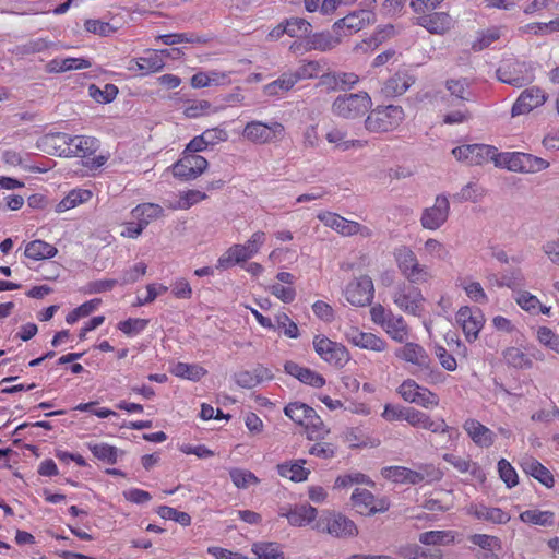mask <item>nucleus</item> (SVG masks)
<instances>
[{"label": "nucleus", "instance_id": "nucleus-38", "mask_svg": "<svg viewBox=\"0 0 559 559\" xmlns=\"http://www.w3.org/2000/svg\"><path fill=\"white\" fill-rule=\"evenodd\" d=\"M292 72L283 73L277 80L264 86V93L269 96H275L288 92L296 84Z\"/></svg>", "mask_w": 559, "mask_h": 559}, {"label": "nucleus", "instance_id": "nucleus-4", "mask_svg": "<svg viewBox=\"0 0 559 559\" xmlns=\"http://www.w3.org/2000/svg\"><path fill=\"white\" fill-rule=\"evenodd\" d=\"M393 302L405 313L421 317L424 312L425 298L421 292L411 285L402 283L392 293Z\"/></svg>", "mask_w": 559, "mask_h": 559}, {"label": "nucleus", "instance_id": "nucleus-49", "mask_svg": "<svg viewBox=\"0 0 559 559\" xmlns=\"http://www.w3.org/2000/svg\"><path fill=\"white\" fill-rule=\"evenodd\" d=\"M67 141L68 134L58 132L45 135L41 139V145L48 154L59 155L60 150L64 148L68 145Z\"/></svg>", "mask_w": 559, "mask_h": 559}, {"label": "nucleus", "instance_id": "nucleus-58", "mask_svg": "<svg viewBox=\"0 0 559 559\" xmlns=\"http://www.w3.org/2000/svg\"><path fill=\"white\" fill-rule=\"evenodd\" d=\"M157 513L165 520H174L175 522L188 526L191 523V516L187 512L178 511L171 507L162 506Z\"/></svg>", "mask_w": 559, "mask_h": 559}, {"label": "nucleus", "instance_id": "nucleus-21", "mask_svg": "<svg viewBox=\"0 0 559 559\" xmlns=\"http://www.w3.org/2000/svg\"><path fill=\"white\" fill-rule=\"evenodd\" d=\"M345 337L350 344L362 349L383 352L386 348V343L384 340L372 333L359 331L354 326H350L345 332Z\"/></svg>", "mask_w": 559, "mask_h": 559}, {"label": "nucleus", "instance_id": "nucleus-17", "mask_svg": "<svg viewBox=\"0 0 559 559\" xmlns=\"http://www.w3.org/2000/svg\"><path fill=\"white\" fill-rule=\"evenodd\" d=\"M359 82V76L354 72L329 71L320 75L318 86L328 92L347 91Z\"/></svg>", "mask_w": 559, "mask_h": 559}, {"label": "nucleus", "instance_id": "nucleus-54", "mask_svg": "<svg viewBox=\"0 0 559 559\" xmlns=\"http://www.w3.org/2000/svg\"><path fill=\"white\" fill-rule=\"evenodd\" d=\"M304 427L306 428L310 439L322 438L325 433L329 432L323 420L313 408L312 414L309 415V419H307V423L304 425Z\"/></svg>", "mask_w": 559, "mask_h": 559}, {"label": "nucleus", "instance_id": "nucleus-18", "mask_svg": "<svg viewBox=\"0 0 559 559\" xmlns=\"http://www.w3.org/2000/svg\"><path fill=\"white\" fill-rule=\"evenodd\" d=\"M546 99V94L542 88L537 86L526 88L520 94L516 102L513 104L511 115L512 117H516L528 114L534 108L542 106Z\"/></svg>", "mask_w": 559, "mask_h": 559}, {"label": "nucleus", "instance_id": "nucleus-50", "mask_svg": "<svg viewBox=\"0 0 559 559\" xmlns=\"http://www.w3.org/2000/svg\"><path fill=\"white\" fill-rule=\"evenodd\" d=\"M118 94V87L114 84H106L103 90H100L95 84L90 85L88 95L100 104H108L112 102Z\"/></svg>", "mask_w": 559, "mask_h": 559}, {"label": "nucleus", "instance_id": "nucleus-30", "mask_svg": "<svg viewBox=\"0 0 559 559\" xmlns=\"http://www.w3.org/2000/svg\"><path fill=\"white\" fill-rule=\"evenodd\" d=\"M521 467L525 474L534 477L547 488H551L554 486L555 480L552 474L536 459H523L521 462Z\"/></svg>", "mask_w": 559, "mask_h": 559}, {"label": "nucleus", "instance_id": "nucleus-57", "mask_svg": "<svg viewBox=\"0 0 559 559\" xmlns=\"http://www.w3.org/2000/svg\"><path fill=\"white\" fill-rule=\"evenodd\" d=\"M524 285V275L522 272L516 270H511L510 272H506L501 275L500 280H497V286L499 287H509L511 289L520 288Z\"/></svg>", "mask_w": 559, "mask_h": 559}, {"label": "nucleus", "instance_id": "nucleus-28", "mask_svg": "<svg viewBox=\"0 0 559 559\" xmlns=\"http://www.w3.org/2000/svg\"><path fill=\"white\" fill-rule=\"evenodd\" d=\"M264 241L265 234L257 231L245 245H234L230 247V253L236 258V262H245L259 251Z\"/></svg>", "mask_w": 559, "mask_h": 559}, {"label": "nucleus", "instance_id": "nucleus-62", "mask_svg": "<svg viewBox=\"0 0 559 559\" xmlns=\"http://www.w3.org/2000/svg\"><path fill=\"white\" fill-rule=\"evenodd\" d=\"M156 40H160L164 45L171 46L181 43H201L198 36L181 33V34H165L159 35Z\"/></svg>", "mask_w": 559, "mask_h": 559}, {"label": "nucleus", "instance_id": "nucleus-12", "mask_svg": "<svg viewBox=\"0 0 559 559\" xmlns=\"http://www.w3.org/2000/svg\"><path fill=\"white\" fill-rule=\"evenodd\" d=\"M350 499L353 507L361 515L369 516L379 512H385L390 507L386 499H376V497L367 489H355Z\"/></svg>", "mask_w": 559, "mask_h": 559}, {"label": "nucleus", "instance_id": "nucleus-8", "mask_svg": "<svg viewBox=\"0 0 559 559\" xmlns=\"http://www.w3.org/2000/svg\"><path fill=\"white\" fill-rule=\"evenodd\" d=\"M373 283L372 280L362 275L349 282L345 288L346 300L355 307H365L371 304L373 299Z\"/></svg>", "mask_w": 559, "mask_h": 559}, {"label": "nucleus", "instance_id": "nucleus-34", "mask_svg": "<svg viewBox=\"0 0 559 559\" xmlns=\"http://www.w3.org/2000/svg\"><path fill=\"white\" fill-rule=\"evenodd\" d=\"M57 252L55 246L43 240H33L25 248V255L33 260L53 258Z\"/></svg>", "mask_w": 559, "mask_h": 559}, {"label": "nucleus", "instance_id": "nucleus-23", "mask_svg": "<svg viewBox=\"0 0 559 559\" xmlns=\"http://www.w3.org/2000/svg\"><path fill=\"white\" fill-rule=\"evenodd\" d=\"M523 64L506 62L497 70L498 80L502 83L521 87L532 81V75L522 71Z\"/></svg>", "mask_w": 559, "mask_h": 559}, {"label": "nucleus", "instance_id": "nucleus-44", "mask_svg": "<svg viewBox=\"0 0 559 559\" xmlns=\"http://www.w3.org/2000/svg\"><path fill=\"white\" fill-rule=\"evenodd\" d=\"M445 88L450 94L462 100H471L472 91L466 78L449 79L445 81Z\"/></svg>", "mask_w": 559, "mask_h": 559}, {"label": "nucleus", "instance_id": "nucleus-29", "mask_svg": "<svg viewBox=\"0 0 559 559\" xmlns=\"http://www.w3.org/2000/svg\"><path fill=\"white\" fill-rule=\"evenodd\" d=\"M417 24L426 28L431 34H443L450 29L452 19L448 13L433 12L417 19Z\"/></svg>", "mask_w": 559, "mask_h": 559}, {"label": "nucleus", "instance_id": "nucleus-37", "mask_svg": "<svg viewBox=\"0 0 559 559\" xmlns=\"http://www.w3.org/2000/svg\"><path fill=\"white\" fill-rule=\"evenodd\" d=\"M520 520L540 526H552L555 524V513L551 511L526 510L520 514Z\"/></svg>", "mask_w": 559, "mask_h": 559}, {"label": "nucleus", "instance_id": "nucleus-10", "mask_svg": "<svg viewBox=\"0 0 559 559\" xmlns=\"http://www.w3.org/2000/svg\"><path fill=\"white\" fill-rule=\"evenodd\" d=\"M318 218L325 226L334 229L343 236H353L359 234L364 237H369L371 235V230L368 227L362 226L357 222L348 221L336 213L322 212L318 214Z\"/></svg>", "mask_w": 559, "mask_h": 559}, {"label": "nucleus", "instance_id": "nucleus-45", "mask_svg": "<svg viewBox=\"0 0 559 559\" xmlns=\"http://www.w3.org/2000/svg\"><path fill=\"white\" fill-rule=\"evenodd\" d=\"M475 516L479 520H486L495 524H506L510 521V515L500 508H488L480 506L475 510Z\"/></svg>", "mask_w": 559, "mask_h": 559}, {"label": "nucleus", "instance_id": "nucleus-43", "mask_svg": "<svg viewBox=\"0 0 559 559\" xmlns=\"http://www.w3.org/2000/svg\"><path fill=\"white\" fill-rule=\"evenodd\" d=\"M342 40V35L336 33H317L311 37V45L313 49L328 51L336 47Z\"/></svg>", "mask_w": 559, "mask_h": 559}, {"label": "nucleus", "instance_id": "nucleus-41", "mask_svg": "<svg viewBox=\"0 0 559 559\" xmlns=\"http://www.w3.org/2000/svg\"><path fill=\"white\" fill-rule=\"evenodd\" d=\"M171 372L179 378L188 379L191 381H199L206 374V370L199 365H190L186 362H177Z\"/></svg>", "mask_w": 559, "mask_h": 559}, {"label": "nucleus", "instance_id": "nucleus-25", "mask_svg": "<svg viewBox=\"0 0 559 559\" xmlns=\"http://www.w3.org/2000/svg\"><path fill=\"white\" fill-rule=\"evenodd\" d=\"M463 429L466 431L472 441L480 448H489L495 442V433L488 427L484 426L476 419H466L463 424Z\"/></svg>", "mask_w": 559, "mask_h": 559}, {"label": "nucleus", "instance_id": "nucleus-40", "mask_svg": "<svg viewBox=\"0 0 559 559\" xmlns=\"http://www.w3.org/2000/svg\"><path fill=\"white\" fill-rule=\"evenodd\" d=\"M286 34L289 37L305 38L310 35L312 26L302 17H290L284 21Z\"/></svg>", "mask_w": 559, "mask_h": 559}, {"label": "nucleus", "instance_id": "nucleus-64", "mask_svg": "<svg viewBox=\"0 0 559 559\" xmlns=\"http://www.w3.org/2000/svg\"><path fill=\"white\" fill-rule=\"evenodd\" d=\"M537 338L542 344L556 352H559V336L556 335L549 328H539L537 331Z\"/></svg>", "mask_w": 559, "mask_h": 559}, {"label": "nucleus", "instance_id": "nucleus-1", "mask_svg": "<svg viewBox=\"0 0 559 559\" xmlns=\"http://www.w3.org/2000/svg\"><path fill=\"white\" fill-rule=\"evenodd\" d=\"M453 156L469 165H481L492 160L497 167L516 173H537L549 167L544 158L522 152L498 153L497 148L486 144H467L452 150Z\"/></svg>", "mask_w": 559, "mask_h": 559}, {"label": "nucleus", "instance_id": "nucleus-11", "mask_svg": "<svg viewBox=\"0 0 559 559\" xmlns=\"http://www.w3.org/2000/svg\"><path fill=\"white\" fill-rule=\"evenodd\" d=\"M450 213V203L445 195H437L435 204L423 211L420 224L425 229L436 230L440 228L448 219Z\"/></svg>", "mask_w": 559, "mask_h": 559}, {"label": "nucleus", "instance_id": "nucleus-9", "mask_svg": "<svg viewBox=\"0 0 559 559\" xmlns=\"http://www.w3.org/2000/svg\"><path fill=\"white\" fill-rule=\"evenodd\" d=\"M317 527L321 532H328L335 537H353L358 534V528L354 521L341 513H332L324 519H320Z\"/></svg>", "mask_w": 559, "mask_h": 559}, {"label": "nucleus", "instance_id": "nucleus-59", "mask_svg": "<svg viewBox=\"0 0 559 559\" xmlns=\"http://www.w3.org/2000/svg\"><path fill=\"white\" fill-rule=\"evenodd\" d=\"M498 472L500 478L504 481L508 488H512L518 485V474L506 459H501L498 462Z\"/></svg>", "mask_w": 559, "mask_h": 559}, {"label": "nucleus", "instance_id": "nucleus-19", "mask_svg": "<svg viewBox=\"0 0 559 559\" xmlns=\"http://www.w3.org/2000/svg\"><path fill=\"white\" fill-rule=\"evenodd\" d=\"M381 474L384 478L390 479L394 483L411 484V485L420 484L428 477H430V479L439 478L437 475H435L436 474L435 472L421 473V472H417V471H412L404 466L384 467L382 469Z\"/></svg>", "mask_w": 559, "mask_h": 559}, {"label": "nucleus", "instance_id": "nucleus-56", "mask_svg": "<svg viewBox=\"0 0 559 559\" xmlns=\"http://www.w3.org/2000/svg\"><path fill=\"white\" fill-rule=\"evenodd\" d=\"M411 284H423L430 278L428 267L417 261L406 273L402 274Z\"/></svg>", "mask_w": 559, "mask_h": 559}, {"label": "nucleus", "instance_id": "nucleus-32", "mask_svg": "<svg viewBox=\"0 0 559 559\" xmlns=\"http://www.w3.org/2000/svg\"><path fill=\"white\" fill-rule=\"evenodd\" d=\"M383 330L391 336L392 340L399 343H404L408 338L409 328L402 316L392 314L383 326Z\"/></svg>", "mask_w": 559, "mask_h": 559}, {"label": "nucleus", "instance_id": "nucleus-51", "mask_svg": "<svg viewBox=\"0 0 559 559\" xmlns=\"http://www.w3.org/2000/svg\"><path fill=\"white\" fill-rule=\"evenodd\" d=\"M252 551L259 557V559L283 558V551L277 543H255L252 546Z\"/></svg>", "mask_w": 559, "mask_h": 559}, {"label": "nucleus", "instance_id": "nucleus-52", "mask_svg": "<svg viewBox=\"0 0 559 559\" xmlns=\"http://www.w3.org/2000/svg\"><path fill=\"white\" fill-rule=\"evenodd\" d=\"M88 449L98 460L115 464L117 462V448L107 443H90Z\"/></svg>", "mask_w": 559, "mask_h": 559}, {"label": "nucleus", "instance_id": "nucleus-20", "mask_svg": "<svg viewBox=\"0 0 559 559\" xmlns=\"http://www.w3.org/2000/svg\"><path fill=\"white\" fill-rule=\"evenodd\" d=\"M395 356L417 366L421 371L429 370L431 359L423 346L417 343H405L395 350Z\"/></svg>", "mask_w": 559, "mask_h": 559}, {"label": "nucleus", "instance_id": "nucleus-48", "mask_svg": "<svg viewBox=\"0 0 559 559\" xmlns=\"http://www.w3.org/2000/svg\"><path fill=\"white\" fill-rule=\"evenodd\" d=\"M324 64L321 61H307L298 67L295 72H292L296 82L305 79L320 78V73L323 71Z\"/></svg>", "mask_w": 559, "mask_h": 559}, {"label": "nucleus", "instance_id": "nucleus-33", "mask_svg": "<svg viewBox=\"0 0 559 559\" xmlns=\"http://www.w3.org/2000/svg\"><path fill=\"white\" fill-rule=\"evenodd\" d=\"M281 515L286 516L292 525L302 526L316 519L317 509L309 504H302L287 513H281Z\"/></svg>", "mask_w": 559, "mask_h": 559}, {"label": "nucleus", "instance_id": "nucleus-47", "mask_svg": "<svg viewBox=\"0 0 559 559\" xmlns=\"http://www.w3.org/2000/svg\"><path fill=\"white\" fill-rule=\"evenodd\" d=\"M91 195L92 193L88 190H72L56 205V212L62 213L75 207L78 204L87 201Z\"/></svg>", "mask_w": 559, "mask_h": 559}, {"label": "nucleus", "instance_id": "nucleus-46", "mask_svg": "<svg viewBox=\"0 0 559 559\" xmlns=\"http://www.w3.org/2000/svg\"><path fill=\"white\" fill-rule=\"evenodd\" d=\"M164 214V210L158 204L154 203H143L139 204L136 207L132 210V215L139 223H143L147 221V225L152 219L158 218Z\"/></svg>", "mask_w": 559, "mask_h": 559}, {"label": "nucleus", "instance_id": "nucleus-16", "mask_svg": "<svg viewBox=\"0 0 559 559\" xmlns=\"http://www.w3.org/2000/svg\"><path fill=\"white\" fill-rule=\"evenodd\" d=\"M374 15L369 10L354 11L333 24V32L343 36H349L360 31L373 20Z\"/></svg>", "mask_w": 559, "mask_h": 559}, {"label": "nucleus", "instance_id": "nucleus-31", "mask_svg": "<svg viewBox=\"0 0 559 559\" xmlns=\"http://www.w3.org/2000/svg\"><path fill=\"white\" fill-rule=\"evenodd\" d=\"M92 67V62L84 58L52 59L45 69L48 73H62L71 70H82Z\"/></svg>", "mask_w": 559, "mask_h": 559}, {"label": "nucleus", "instance_id": "nucleus-3", "mask_svg": "<svg viewBox=\"0 0 559 559\" xmlns=\"http://www.w3.org/2000/svg\"><path fill=\"white\" fill-rule=\"evenodd\" d=\"M372 106L367 92L338 95L332 104V112L344 119L362 117Z\"/></svg>", "mask_w": 559, "mask_h": 559}, {"label": "nucleus", "instance_id": "nucleus-13", "mask_svg": "<svg viewBox=\"0 0 559 559\" xmlns=\"http://www.w3.org/2000/svg\"><path fill=\"white\" fill-rule=\"evenodd\" d=\"M207 167V160L197 154L183 153L181 158L174 164V176L181 180H191L199 177Z\"/></svg>", "mask_w": 559, "mask_h": 559}, {"label": "nucleus", "instance_id": "nucleus-15", "mask_svg": "<svg viewBox=\"0 0 559 559\" xmlns=\"http://www.w3.org/2000/svg\"><path fill=\"white\" fill-rule=\"evenodd\" d=\"M68 145L60 150L59 156L64 157H88L99 147V141L93 136L68 134Z\"/></svg>", "mask_w": 559, "mask_h": 559}, {"label": "nucleus", "instance_id": "nucleus-24", "mask_svg": "<svg viewBox=\"0 0 559 559\" xmlns=\"http://www.w3.org/2000/svg\"><path fill=\"white\" fill-rule=\"evenodd\" d=\"M415 79L406 70H400L389 78L381 88L386 97L403 95L413 84Z\"/></svg>", "mask_w": 559, "mask_h": 559}, {"label": "nucleus", "instance_id": "nucleus-60", "mask_svg": "<svg viewBox=\"0 0 559 559\" xmlns=\"http://www.w3.org/2000/svg\"><path fill=\"white\" fill-rule=\"evenodd\" d=\"M148 324V320L146 319H128L119 322L118 329L127 335H135L142 332Z\"/></svg>", "mask_w": 559, "mask_h": 559}, {"label": "nucleus", "instance_id": "nucleus-14", "mask_svg": "<svg viewBox=\"0 0 559 559\" xmlns=\"http://www.w3.org/2000/svg\"><path fill=\"white\" fill-rule=\"evenodd\" d=\"M456 322L462 328L468 342H474L484 326L485 318L483 312L467 306L461 307L456 312Z\"/></svg>", "mask_w": 559, "mask_h": 559}, {"label": "nucleus", "instance_id": "nucleus-55", "mask_svg": "<svg viewBox=\"0 0 559 559\" xmlns=\"http://www.w3.org/2000/svg\"><path fill=\"white\" fill-rule=\"evenodd\" d=\"M229 476L233 484L237 488H248L251 484H258L259 478L251 472L240 468H233L229 471Z\"/></svg>", "mask_w": 559, "mask_h": 559}, {"label": "nucleus", "instance_id": "nucleus-7", "mask_svg": "<svg viewBox=\"0 0 559 559\" xmlns=\"http://www.w3.org/2000/svg\"><path fill=\"white\" fill-rule=\"evenodd\" d=\"M399 393L404 401L415 403L425 408H432L438 406L439 397L437 394L418 385L414 380H405L399 386Z\"/></svg>", "mask_w": 559, "mask_h": 559}, {"label": "nucleus", "instance_id": "nucleus-5", "mask_svg": "<svg viewBox=\"0 0 559 559\" xmlns=\"http://www.w3.org/2000/svg\"><path fill=\"white\" fill-rule=\"evenodd\" d=\"M313 347L316 353L330 365L342 367L349 360L346 347L324 335L314 336Z\"/></svg>", "mask_w": 559, "mask_h": 559}, {"label": "nucleus", "instance_id": "nucleus-53", "mask_svg": "<svg viewBox=\"0 0 559 559\" xmlns=\"http://www.w3.org/2000/svg\"><path fill=\"white\" fill-rule=\"evenodd\" d=\"M401 556L406 559H441L442 555L440 550L426 551L421 549L418 545H411L401 548Z\"/></svg>", "mask_w": 559, "mask_h": 559}, {"label": "nucleus", "instance_id": "nucleus-27", "mask_svg": "<svg viewBox=\"0 0 559 559\" xmlns=\"http://www.w3.org/2000/svg\"><path fill=\"white\" fill-rule=\"evenodd\" d=\"M129 70L141 71L143 75L158 72L165 67V61L157 50H146L143 57L131 60Z\"/></svg>", "mask_w": 559, "mask_h": 559}, {"label": "nucleus", "instance_id": "nucleus-35", "mask_svg": "<svg viewBox=\"0 0 559 559\" xmlns=\"http://www.w3.org/2000/svg\"><path fill=\"white\" fill-rule=\"evenodd\" d=\"M305 461H297L295 463H284L277 466L278 474L283 477L289 478L293 481H304L309 475V469L302 465Z\"/></svg>", "mask_w": 559, "mask_h": 559}, {"label": "nucleus", "instance_id": "nucleus-26", "mask_svg": "<svg viewBox=\"0 0 559 559\" xmlns=\"http://www.w3.org/2000/svg\"><path fill=\"white\" fill-rule=\"evenodd\" d=\"M284 370L289 376L298 379L301 383L311 385L313 388H322L325 384V379L318 372L299 366L295 361H286Z\"/></svg>", "mask_w": 559, "mask_h": 559}, {"label": "nucleus", "instance_id": "nucleus-63", "mask_svg": "<svg viewBox=\"0 0 559 559\" xmlns=\"http://www.w3.org/2000/svg\"><path fill=\"white\" fill-rule=\"evenodd\" d=\"M145 273H146V264L143 262H139L130 270L124 271L120 281H118V283L121 285L135 283Z\"/></svg>", "mask_w": 559, "mask_h": 559}, {"label": "nucleus", "instance_id": "nucleus-42", "mask_svg": "<svg viewBox=\"0 0 559 559\" xmlns=\"http://www.w3.org/2000/svg\"><path fill=\"white\" fill-rule=\"evenodd\" d=\"M393 257L401 274L406 273L407 270L418 261L415 252L407 246L395 248Z\"/></svg>", "mask_w": 559, "mask_h": 559}, {"label": "nucleus", "instance_id": "nucleus-39", "mask_svg": "<svg viewBox=\"0 0 559 559\" xmlns=\"http://www.w3.org/2000/svg\"><path fill=\"white\" fill-rule=\"evenodd\" d=\"M284 413L294 423L304 426L312 414V407L301 402H293L285 406Z\"/></svg>", "mask_w": 559, "mask_h": 559}, {"label": "nucleus", "instance_id": "nucleus-6", "mask_svg": "<svg viewBox=\"0 0 559 559\" xmlns=\"http://www.w3.org/2000/svg\"><path fill=\"white\" fill-rule=\"evenodd\" d=\"M284 134V126L281 122L263 123L261 121L248 122L242 135L254 143L265 144L274 142Z\"/></svg>", "mask_w": 559, "mask_h": 559}, {"label": "nucleus", "instance_id": "nucleus-61", "mask_svg": "<svg viewBox=\"0 0 559 559\" xmlns=\"http://www.w3.org/2000/svg\"><path fill=\"white\" fill-rule=\"evenodd\" d=\"M483 195V190L474 182L464 186L453 198L459 202H476Z\"/></svg>", "mask_w": 559, "mask_h": 559}, {"label": "nucleus", "instance_id": "nucleus-22", "mask_svg": "<svg viewBox=\"0 0 559 559\" xmlns=\"http://www.w3.org/2000/svg\"><path fill=\"white\" fill-rule=\"evenodd\" d=\"M406 421L413 427L427 429L435 433H444L451 430L444 419L433 420L426 413L415 408H407Z\"/></svg>", "mask_w": 559, "mask_h": 559}, {"label": "nucleus", "instance_id": "nucleus-36", "mask_svg": "<svg viewBox=\"0 0 559 559\" xmlns=\"http://www.w3.org/2000/svg\"><path fill=\"white\" fill-rule=\"evenodd\" d=\"M506 364L518 369H527L532 367V359L518 347H508L502 352Z\"/></svg>", "mask_w": 559, "mask_h": 559}, {"label": "nucleus", "instance_id": "nucleus-2", "mask_svg": "<svg viewBox=\"0 0 559 559\" xmlns=\"http://www.w3.org/2000/svg\"><path fill=\"white\" fill-rule=\"evenodd\" d=\"M404 116V110L401 106H378L367 116L365 127L370 132H390L401 124Z\"/></svg>", "mask_w": 559, "mask_h": 559}]
</instances>
